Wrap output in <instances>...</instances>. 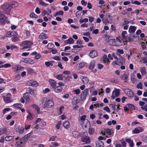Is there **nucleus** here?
<instances>
[{"mask_svg":"<svg viewBox=\"0 0 147 147\" xmlns=\"http://www.w3.org/2000/svg\"><path fill=\"white\" fill-rule=\"evenodd\" d=\"M11 9V6L8 3L4 5L1 7V9L7 14H9Z\"/></svg>","mask_w":147,"mask_h":147,"instance_id":"obj_1","label":"nucleus"},{"mask_svg":"<svg viewBox=\"0 0 147 147\" xmlns=\"http://www.w3.org/2000/svg\"><path fill=\"white\" fill-rule=\"evenodd\" d=\"M127 34V32L125 31H123L121 33L122 37L121 38L123 41L126 42H131L132 41L130 37L126 36L125 35Z\"/></svg>","mask_w":147,"mask_h":147,"instance_id":"obj_2","label":"nucleus"},{"mask_svg":"<svg viewBox=\"0 0 147 147\" xmlns=\"http://www.w3.org/2000/svg\"><path fill=\"white\" fill-rule=\"evenodd\" d=\"M54 106L53 101L51 100H49L47 101L44 105V108H50Z\"/></svg>","mask_w":147,"mask_h":147,"instance_id":"obj_3","label":"nucleus"},{"mask_svg":"<svg viewBox=\"0 0 147 147\" xmlns=\"http://www.w3.org/2000/svg\"><path fill=\"white\" fill-rule=\"evenodd\" d=\"M89 90L88 89L86 88L83 91H82L81 94L80 98L82 100H84L86 98L87 95L88 93Z\"/></svg>","mask_w":147,"mask_h":147,"instance_id":"obj_4","label":"nucleus"},{"mask_svg":"<svg viewBox=\"0 0 147 147\" xmlns=\"http://www.w3.org/2000/svg\"><path fill=\"white\" fill-rule=\"evenodd\" d=\"M87 133L84 132L83 136L82 137V142L88 143L90 142V139L89 137L87 136Z\"/></svg>","mask_w":147,"mask_h":147,"instance_id":"obj_5","label":"nucleus"},{"mask_svg":"<svg viewBox=\"0 0 147 147\" xmlns=\"http://www.w3.org/2000/svg\"><path fill=\"white\" fill-rule=\"evenodd\" d=\"M26 84L29 86L36 87L38 86V84L36 81L32 80H30L26 82Z\"/></svg>","mask_w":147,"mask_h":147,"instance_id":"obj_6","label":"nucleus"},{"mask_svg":"<svg viewBox=\"0 0 147 147\" xmlns=\"http://www.w3.org/2000/svg\"><path fill=\"white\" fill-rule=\"evenodd\" d=\"M125 92L129 97L132 98L134 96V93L129 89H126L125 90Z\"/></svg>","mask_w":147,"mask_h":147,"instance_id":"obj_7","label":"nucleus"},{"mask_svg":"<svg viewBox=\"0 0 147 147\" xmlns=\"http://www.w3.org/2000/svg\"><path fill=\"white\" fill-rule=\"evenodd\" d=\"M125 60V59L123 58L120 57V58L118 59L116 61H114V63L116 65H121L123 64Z\"/></svg>","mask_w":147,"mask_h":147,"instance_id":"obj_8","label":"nucleus"},{"mask_svg":"<svg viewBox=\"0 0 147 147\" xmlns=\"http://www.w3.org/2000/svg\"><path fill=\"white\" fill-rule=\"evenodd\" d=\"M139 105L141 106V108L142 110L147 112V104H146L145 105H144L145 104V102L142 101H139Z\"/></svg>","mask_w":147,"mask_h":147,"instance_id":"obj_9","label":"nucleus"},{"mask_svg":"<svg viewBox=\"0 0 147 147\" xmlns=\"http://www.w3.org/2000/svg\"><path fill=\"white\" fill-rule=\"evenodd\" d=\"M11 94H7L6 96H3V100L4 102L7 103H9L12 101L10 97Z\"/></svg>","mask_w":147,"mask_h":147,"instance_id":"obj_10","label":"nucleus"},{"mask_svg":"<svg viewBox=\"0 0 147 147\" xmlns=\"http://www.w3.org/2000/svg\"><path fill=\"white\" fill-rule=\"evenodd\" d=\"M32 43L29 40H26L23 42L21 45L23 46L24 45L27 46L28 48H30Z\"/></svg>","mask_w":147,"mask_h":147,"instance_id":"obj_11","label":"nucleus"},{"mask_svg":"<svg viewBox=\"0 0 147 147\" xmlns=\"http://www.w3.org/2000/svg\"><path fill=\"white\" fill-rule=\"evenodd\" d=\"M21 61L26 63L32 64L34 63L33 60L29 58H23Z\"/></svg>","mask_w":147,"mask_h":147,"instance_id":"obj_12","label":"nucleus"},{"mask_svg":"<svg viewBox=\"0 0 147 147\" xmlns=\"http://www.w3.org/2000/svg\"><path fill=\"white\" fill-rule=\"evenodd\" d=\"M49 84L52 88L53 89L56 86L57 82L54 80L51 79H50L49 80Z\"/></svg>","mask_w":147,"mask_h":147,"instance_id":"obj_13","label":"nucleus"},{"mask_svg":"<svg viewBox=\"0 0 147 147\" xmlns=\"http://www.w3.org/2000/svg\"><path fill=\"white\" fill-rule=\"evenodd\" d=\"M27 113L28 114L26 117V119L28 121L32 120L34 118V116L32 113H31L29 111H28Z\"/></svg>","mask_w":147,"mask_h":147,"instance_id":"obj_14","label":"nucleus"},{"mask_svg":"<svg viewBox=\"0 0 147 147\" xmlns=\"http://www.w3.org/2000/svg\"><path fill=\"white\" fill-rule=\"evenodd\" d=\"M143 131V128L142 127H138L135 128L132 131V133L134 134H138L139 133L142 132Z\"/></svg>","mask_w":147,"mask_h":147,"instance_id":"obj_15","label":"nucleus"},{"mask_svg":"<svg viewBox=\"0 0 147 147\" xmlns=\"http://www.w3.org/2000/svg\"><path fill=\"white\" fill-rule=\"evenodd\" d=\"M6 17L3 14L0 15V23L1 24L5 23L6 19Z\"/></svg>","mask_w":147,"mask_h":147,"instance_id":"obj_16","label":"nucleus"},{"mask_svg":"<svg viewBox=\"0 0 147 147\" xmlns=\"http://www.w3.org/2000/svg\"><path fill=\"white\" fill-rule=\"evenodd\" d=\"M87 63H86L82 62L76 65V67L78 69L82 68Z\"/></svg>","mask_w":147,"mask_h":147,"instance_id":"obj_17","label":"nucleus"},{"mask_svg":"<svg viewBox=\"0 0 147 147\" xmlns=\"http://www.w3.org/2000/svg\"><path fill=\"white\" fill-rule=\"evenodd\" d=\"M137 29V27L134 26H130L128 30V32L129 33H134Z\"/></svg>","mask_w":147,"mask_h":147,"instance_id":"obj_18","label":"nucleus"},{"mask_svg":"<svg viewBox=\"0 0 147 147\" xmlns=\"http://www.w3.org/2000/svg\"><path fill=\"white\" fill-rule=\"evenodd\" d=\"M24 130V128L23 127H20L19 126L16 127V132L19 133L20 134L23 133Z\"/></svg>","mask_w":147,"mask_h":147,"instance_id":"obj_19","label":"nucleus"},{"mask_svg":"<svg viewBox=\"0 0 147 147\" xmlns=\"http://www.w3.org/2000/svg\"><path fill=\"white\" fill-rule=\"evenodd\" d=\"M86 117V116L84 115L79 118L78 121L79 123L81 124H82L85 121Z\"/></svg>","mask_w":147,"mask_h":147,"instance_id":"obj_20","label":"nucleus"},{"mask_svg":"<svg viewBox=\"0 0 147 147\" xmlns=\"http://www.w3.org/2000/svg\"><path fill=\"white\" fill-rule=\"evenodd\" d=\"M63 126L65 128L68 129L70 126V123L69 121H64L63 123Z\"/></svg>","mask_w":147,"mask_h":147,"instance_id":"obj_21","label":"nucleus"},{"mask_svg":"<svg viewBox=\"0 0 147 147\" xmlns=\"http://www.w3.org/2000/svg\"><path fill=\"white\" fill-rule=\"evenodd\" d=\"M53 89L55 92L59 93L61 92L63 88L61 87L57 86L55 87V88H54Z\"/></svg>","mask_w":147,"mask_h":147,"instance_id":"obj_22","label":"nucleus"},{"mask_svg":"<svg viewBox=\"0 0 147 147\" xmlns=\"http://www.w3.org/2000/svg\"><path fill=\"white\" fill-rule=\"evenodd\" d=\"M78 102V99L77 96L74 97L72 100L71 103L73 105H76Z\"/></svg>","mask_w":147,"mask_h":147,"instance_id":"obj_23","label":"nucleus"},{"mask_svg":"<svg viewBox=\"0 0 147 147\" xmlns=\"http://www.w3.org/2000/svg\"><path fill=\"white\" fill-rule=\"evenodd\" d=\"M24 68V67L20 66H15L13 67V69L15 71H17L19 70L22 69Z\"/></svg>","mask_w":147,"mask_h":147,"instance_id":"obj_24","label":"nucleus"},{"mask_svg":"<svg viewBox=\"0 0 147 147\" xmlns=\"http://www.w3.org/2000/svg\"><path fill=\"white\" fill-rule=\"evenodd\" d=\"M39 38L42 40L44 39H47V34L44 33H42L40 34L39 36Z\"/></svg>","mask_w":147,"mask_h":147,"instance_id":"obj_25","label":"nucleus"},{"mask_svg":"<svg viewBox=\"0 0 147 147\" xmlns=\"http://www.w3.org/2000/svg\"><path fill=\"white\" fill-rule=\"evenodd\" d=\"M96 147H102L103 145V143L102 141H98L96 142Z\"/></svg>","mask_w":147,"mask_h":147,"instance_id":"obj_26","label":"nucleus"},{"mask_svg":"<svg viewBox=\"0 0 147 147\" xmlns=\"http://www.w3.org/2000/svg\"><path fill=\"white\" fill-rule=\"evenodd\" d=\"M31 107L35 109L38 113H40V108L38 105L36 104H33L31 105Z\"/></svg>","mask_w":147,"mask_h":147,"instance_id":"obj_27","label":"nucleus"},{"mask_svg":"<svg viewBox=\"0 0 147 147\" xmlns=\"http://www.w3.org/2000/svg\"><path fill=\"white\" fill-rule=\"evenodd\" d=\"M65 42L67 44H72L74 43V40L72 38H71L66 40Z\"/></svg>","mask_w":147,"mask_h":147,"instance_id":"obj_28","label":"nucleus"},{"mask_svg":"<svg viewBox=\"0 0 147 147\" xmlns=\"http://www.w3.org/2000/svg\"><path fill=\"white\" fill-rule=\"evenodd\" d=\"M126 141L129 144L130 147H133L134 144L133 140H131L129 138H128L126 140Z\"/></svg>","mask_w":147,"mask_h":147,"instance_id":"obj_29","label":"nucleus"},{"mask_svg":"<svg viewBox=\"0 0 147 147\" xmlns=\"http://www.w3.org/2000/svg\"><path fill=\"white\" fill-rule=\"evenodd\" d=\"M141 73L142 75H144L146 74V67H142L140 68Z\"/></svg>","mask_w":147,"mask_h":147,"instance_id":"obj_30","label":"nucleus"},{"mask_svg":"<svg viewBox=\"0 0 147 147\" xmlns=\"http://www.w3.org/2000/svg\"><path fill=\"white\" fill-rule=\"evenodd\" d=\"M115 39H109L108 38V42L109 44L110 45H115Z\"/></svg>","mask_w":147,"mask_h":147,"instance_id":"obj_31","label":"nucleus"},{"mask_svg":"<svg viewBox=\"0 0 147 147\" xmlns=\"http://www.w3.org/2000/svg\"><path fill=\"white\" fill-rule=\"evenodd\" d=\"M13 138V136H7L5 138V140L6 141H10L12 140Z\"/></svg>","mask_w":147,"mask_h":147,"instance_id":"obj_32","label":"nucleus"},{"mask_svg":"<svg viewBox=\"0 0 147 147\" xmlns=\"http://www.w3.org/2000/svg\"><path fill=\"white\" fill-rule=\"evenodd\" d=\"M110 15L109 13H107L106 14L105 18H106V20L107 22L108 23H110L111 21V20L110 19H109L110 17Z\"/></svg>","mask_w":147,"mask_h":147,"instance_id":"obj_33","label":"nucleus"},{"mask_svg":"<svg viewBox=\"0 0 147 147\" xmlns=\"http://www.w3.org/2000/svg\"><path fill=\"white\" fill-rule=\"evenodd\" d=\"M59 145V144L57 142H52L51 144H49V146L50 147H55Z\"/></svg>","mask_w":147,"mask_h":147,"instance_id":"obj_34","label":"nucleus"},{"mask_svg":"<svg viewBox=\"0 0 147 147\" xmlns=\"http://www.w3.org/2000/svg\"><path fill=\"white\" fill-rule=\"evenodd\" d=\"M14 31H10L7 32L6 34V36L7 37H10L14 35Z\"/></svg>","mask_w":147,"mask_h":147,"instance_id":"obj_35","label":"nucleus"},{"mask_svg":"<svg viewBox=\"0 0 147 147\" xmlns=\"http://www.w3.org/2000/svg\"><path fill=\"white\" fill-rule=\"evenodd\" d=\"M114 92L115 93V96L117 97L118 96L119 94L120 91L118 89H115V90L113 91V93Z\"/></svg>","mask_w":147,"mask_h":147,"instance_id":"obj_36","label":"nucleus"},{"mask_svg":"<svg viewBox=\"0 0 147 147\" xmlns=\"http://www.w3.org/2000/svg\"><path fill=\"white\" fill-rule=\"evenodd\" d=\"M95 62L94 61H92L90 63V65L89 67V69H93L95 66Z\"/></svg>","mask_w":147,"mask_h":147,"instance_id":"obj_37","label":"nucleus"},{"mask_svg":"<svg viewBox=\"0 0 147 147\" xmlns=\"http://www.w3.org/2000/svg\"><path fill=\"white\" fill-rule=\"evenodd\" d=\"M7 132V129L6 128H0V136Z\"/></svg>","mask_w":147,"mask_h":147,"instance_id":"obj_38","label":"nucleus"},{"mask_svg":"<svg viewBox=\"0 0 147 147\" xmlns=\"http://www.w3.org/2000/svg\"><path fill=\"white\" fill-rule=\"evenodd\" d=\"M120 78L122 80H126L127 79L128 77L126 74H124L121 76Z\"/></svg>","mask_w":147,"mask_h":147,"instance_id":"obj_39","label":"nucleus"},{"mask_svg":"<svg viewBox=\"0 0 147 147\" xmlns=\"http://www.w3.org/2000/svg\"><path fill=\"white\" fill-rule=\"evenodd\" d=\"M30 17L32 18L36 19L38 18L37 16L34 13H31L30 14Z\"/></svg>","mask_w":147,"mask_h":147,"instance_id":"obj_40","label":"nucleus"},{"mask_svg":"<svg viewBox=\"0 0 147 147\" xmlns=\"http://www.w3.org/2000/svg\"><path fill=\"white\" fill-rule=\"evenodd\" d=\"M82 77V81L84 84H86L88 82V79L87 77H85L83 76Z\"/></svg>","mask_w":147,"mask_h":147,"instance_id":"obj_41","label":"nucleus"},{"mask_svg":"<svg viewBox=\"0 0 147 147\" xmlns=\"http://www.w3.org/2000/svg\"><path fill=\"white\" fill-rule=\"evenodd\" d=\"M72 135L75 138H77L79 136V133L77 131H74L72 132Z\"/></svg>","mask_w":147,"mask_h":147,"instance_id":"obj_42","label":"nucleus"},{"mask_svg":"<svg viewBox=\"0 0 147 147\" xmlns=\"http://www.w3.org/2000/svg\"><path fill=\"white\" fill-rule=\"evenodd\" d=\"M45 64L47 67H49L50 66H52L53 65V62L52 61L46 62L45 63Z\"/></svg>","mask_w":147,"mask_h":147,"instance_id":"obj_43","label":"nucleus"},{"mask_svg":"<svg viewBox=\"0 0 147 147\" xmlns=\"http://www.w3.org/2000/svg\"><path fill=\"white\" fill-rule=\"evenodd\" d=\"M39 4L41 5L42 6H44L45 7H46L48 5V4L45 3L42 0H40L39 1Z\"/></svg>","mask_w":147,"mask_h":147,"instance_id":"obj_44","label":"nucleus"},{"mask_svg":"<svg viewBox=\"0 0 147 147\" xmlns=\"http://www.w3.org/2000/svg\"><path fill=\"white\" fill-rule=\"evenodd\" d=\"M89 54L90 55H97L98 53L96 51L93 50L90 52Z\"/></svg>","mask_w":147,"mask_h":147,"instance_id":"obj_45","label":"nucleus"},{"mask_svg":"<svg viewBox=\"0 0 147 147\" xmlns=\"http://www.w3.org/2000/svg\"><path fill=\"white\" fill-rule=\"evenodd\" d=\"M103 61L104 63H108L109 62V59L107 56H103Z\"/></svg>","mask_w":147,"mask_h":147,"instance_id":"obj_46","label":"nucleus"},{"mask_svg":"<svg viewBox=\"0 0 147 147\" xmlns=\"http://www.w3.org/2000/svg\"><path fill=\"white\" fill-rule=\"evenodd\" d=\"M88 21V19L87 18H85L84 19H80V20L79 22L80 24H82L84 22H87Z\"/></svg>","mask_w":147,"mask_h":147,"instance_id":"obj_47","label":"nucleus"},{"mask_svg":"<svg viewBox=\"0 0 147 147\" xmlns=\"http://www.w3.org/2000/svg\"><path fill=\"white\" fill-rule=\"evenodd\" d=\"M95 131V129L92 128H90L88 130V133L90 135L93 134Z\"/></svg>","mask_w":147,"mask_h":147,"instance_id":"obj_48","label":"nucleus"},{"mask_svg":"<svg viewBox=\"0 0 147 147\" xmlns=\"http://www.w3.org/2000/svg\"><path fill=\"white\" fill-rule=\"evenodd\" d=\"M61 121H59L57 122V124L55 126L56 128L57 129H59L61 126Z\"/></svg>","mask_w":147,"mask_h":147,"instance_id":"obj_49","label":"nucleus"},{"mask_svg":"<svg viewBox=\"0 0 147 147\" xmlns=\"http://www.w3.org/2000/svg\"><path fill=\"white\" fill-rule=\"evenodd\" d=\"M127 106L133 110L135 109V107L134 105L131 104H128L127 105Z\"/></svg>","mask_w":147,"mask_h":147,"instance_id":"obj_50","label":"nucleus"},{"mask_svg":"<svg viewBox=\"0 0 147 147\" xmlns=\"http://www.w3.org/2000/svg\"><path fill=\"white\" fill-rule=\"evenodd\" d=\"M22 142L20 141L19 142L18 141H16V147H22Z\"/></svg>","mask_w":147,"mask_h":147,"instance_id":"obj_51","label":"nucleus"},{"mask_svg":"<svg viewBox=\"0 0 147 147\" xmlns=\"http://www.w3.org/2000/svg\"><path fill=\"white\" fill-rule=\"evenodd\" d=\"M12 39L14 42H16L18 41L19 38L17 36H14L12 38Z\"/></svg>","mask_w":147,"mask_h":147,"instance_id":"obj_52","label":"nucleus"},{"mask_svg":"<svg viewBox=\"0 0 147 147\" xmlns=\"http://www.w3.org/2000/svg\"><path fill=\"white\" fill-rule=\"evenodd\" d=\"M64 13V12L63 11L60 10L56 12L55 15V16L57 15H62Z\"/></svg>","mask_w":147,"mask_h":147,"instance_id":"obj_53","label":"nucleus"},{"mask_svg":"<svg viewBox=\"0 0 147 147\" xmlns=\"http://www.w3.org/2000/svg\"><path fill=\"white\" fill-rule=\"evenodd\" d=\"M18 2H12L11 4L12 7H15L18 6Z\"/></svg>","mask_w":147,"mask_h":147,"instance_id":"obj_54","label":"nucleus"},{"mask_svg":"<svg viewBox=\"0 0 147 147\" xmlns=\"http://www.w3.org/2000/svg\"><path fill=\"white\" fill-rule=\"evenodd\" d=\"M94 106L96 107H102L103 106V103H97L96 104L94 105Z\"/></svg>","mask_w":147,"mask_h":147,"instance_id":"obj_55","label":"nucleus"},{"mask_svg":"<svg viewBox=\"0 0 147 147\" xmlns=\"http://www.w3.org/2000/svg\"><path fill=\"white\" fill-rule=\"evenodd\" d=\"M57 136H52L49 137V141H53L55 140V139L56 138Z\"/></svg>","mask_w":147,"mask_h":147,"instance_id":"obj_56","label":"nucleus"},{"mask_svg":"<svg viewBox=\"0 0 147 147\" xmlns=\"http://www.w3.org/2000/svg\"><path fill=\"white\" fill-rule=\"evenodd\" d=\"M13 107L16 108H17L18 109H20L21 108V105L19 103H16L13 104Z\"/></svg>","mask_w":147,"mask_h":147,"instance_id":"obj_57","label":"nucleus"},{"mask_svg":"<svg viewBox=\"0 0 147 147\" xmlns=\"http://www.w3.org/2000/svg\"><path fill=\"white\" fill-rule=\"evenodd\" d=\"M105 132L108 135H111V133L110 129L107 128L105 129Z\"/></svg>","mask_w":147,"mask_h":147,"instance_id":"obj_58","label":"nucleus"},{"mask_svg":"<svg viewBox=\"0 0 147 147\" xmlns=\"http://www.w3.org/2000/svg\"><path fill=\"white\" fill-rule=\"evenodd\" d=\"M47 47L50 49H52L54 45L51 43H49L47 45Z\"/></svg>","mask_w":147,"mask_h":147,"instance_id":"obj_59","label":"nucleus"},{"mask_svg":"<svg viewBox=\"0 0 147 147\" xmlns=\"http://www.w3.org/2000/svg\"><path fill=\"white\" fill-rule=\"evenodd\" d=\"M137 88L138 89H142V85L141 82H140L137 85Z\"/></svg>","mask_w":147,"mask_h":147,"instance_id":"obj_60","label":"nucleus"},{"mask_svg":"<svg viewBox=\"0 0 147 147\" xmlns=\"http://www.w3.org/2000/svg\"><path fill=\"white\" fill-rule=\"evenodd\" d=\"M29 95L28 93H26L24 94V97L26 99H28L29 98Z\"/></svg>","mask_w":147,"mask_h":147,"instance_id":"obj_61","label":"nucleus"},{"mask_svg":"<svg viewBox=\"0 0 147 147\" xmlns=\"http://www.w3.org/2000/svg\"><path fill=\"white\" fill-rule=\"evenodd\" d=\"M141 63H147V57H144L141 61Z\"/></svg>","mask_w":147,"mask_h":147,"instance_id":"obj_62","label":"nucleus"},{"mask_svg":"<svg viewBox=\"0 0 147 147\" xmlns=\"http://www.w3.org/2000/svg\"><path fill=\"white\" fill-rule=\"evenodd\" d=\"M104 110L107 112L108 113H110L111 112L108 106H106L103 108Z\"/></svg>","mask_w":147,"mask_h":147,"instance_id":"obj_63","label":"nucleus"},{"mask_svg":"<svg viewBox=\"0 0 147 147\" xmlns=\"http://www.w3.org/2000/svg\"><path fill=\"white\" fill-rule=\"evenodd\" d=\"M64 108V107L63 106H62L61 107H60L59 111L58 112V114L59 115H61L62 113V110Z\"/></svg>","mask_w":147,"mask_h":147,"instance_id":"obj_64","label":"nucleus"}]
</instances>
